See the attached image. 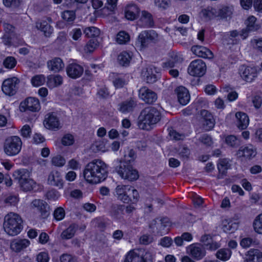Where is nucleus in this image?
Masks as SVG:
<instances>
[{"label":"nucleus","mask_w":262,"mask_h":262,"mask_svg":"<svg viewBox=\"0 0 262 262\" xmlns=\"http://www.w3.org/2000/svg\"><path fill=\"white\" fill-rule=\"evenodd\" d=\"M83 175L85 180L89 183H99L107 177V166L102 160L95 159L86 165Z\"/></svg>","instance_id":"f257e3e1"},{"label":"nucleus","mask_w":262,"mask_h":262,"mask_svg":"<svg viewBox=\"0 0 262 262\" xmlns=\"http://www.w3.org/2000/svg\"><path fill=\"white\" fill-rule=\"evenodd\" d=\"M161 119V114L157 108L149 106L144 108L139 117V127L148 130L151 125L156 124Z\"/></svg>","instance_id":"f03ea898"},{"label":"nucleus","mask_w":262,"mask_h":262,"mask_svg":"<svg viewBox=\"0 0 262 262\" xmlns=\"http://www.w3.org/2000/svg\"><path fill=\"white\" fill-rule=\"evenodd\" d=\"M3 227L9 235H16L23 229V220L18 214L10 212L4 217Z\"/></svg>","instance_id":"7ed1b4c3"},{"label":"nucleus","mask_w":262,"mask_h":262,"mask_svg":"<svg viewBox=\"0 0 262 262\" xmlns=\"http://www.w3.org/2000/svg\"><path fill=\"white\" fill-rule=\"evenodd\" d=\"M130 194H133L134 202H138L139 198V193L130 186L119 185L115 189V195L124 203H130Z\"/></svg>","instance_id":"20e7f679"},{"label":"nucleus","mask_w":262,"mask_h":262,"mask_svg":"<svg viewBox=\"0 0 262 262\" xmlns=\"http://www.w3.org/2000/svg\"><path fill=\"white\" fill-rule=\"evenodd\" d=\"M13 177L18 181L20 188L25 191H31L35 187L36 183L30 178V173L26 169L16 170Z\"/></svg>","instance_id":"39448f33"},{"label":"nucleus","mask_w":262,"mask_h":262,"mask_svg":"<svg viewBox=\"0 0 262 262\" xmlns=\"http://www.w3.org/2000/svg\"><path fill=\"white\" fill-rule=\"evenodd\" d=\"M21 146L22 141L18 136H10L6 138L5 141L4 152L8 156H15L20 152Z\"/></svg>","instance_id":"423d86ee"},{"label":"nucleus","mask_w":262,"mask_h":262,"mask_svg":"<svg viewBox=\"0 0 262 262\" xmlns=\"http://www.w3.org/2000/svg\"><path fill=\"white\" fill-rule=\"evenodd\" d=\"M19 79L16 77L7 78L4 80L2 83V91L6 95L13 96L16 93L19 88Z\"/></svg>","instance_id":"0eeeda50"},{"label":"nucleus","mask_w":262,"mask_h":262,"mask_svg":"<svg viewBox=\"0 0 262 262\" xmlns=\"http://www.w3.org/2000/svg\"><path fill=\"white\" fill-rule=\"evenodd\" d=\"M170 223L168 218L164 217L161 219H156L152 221L149 225V228L152 232L162 235L167 232Z\"/></svg>","instance_id":"6e6552de"},{"label":"nucleus","mask_w":262,"mask_h":262,"mask_svg":"<svg viewBox=\"0 0 262 262\" xmlns=\"http://www.w3.org/2000/svg\"><path fill=\"white\" fill-rule=\"evenodd\" d=\"M158 35L155 31L146 30L141 32L138 35L137 43L141 48H145L151 42H156L158 40Z\"/></svg>","instance_id":"1a4fd4ad"},{"label":"nucleus","mask_w":262,"mask_h":262,"mask_svg":"<svg viewBox=\"0 0 262 262\" xmlns=\"http://www.w3.org/2000/svg\"><path fill=\"white\" fill-rule=\"evenodd\" d=\"M206 71V64L201 59L192 61L188 68V73L193 76L201 77L205 74Z\"/></svg>","instance_id":"9d476101"},{"label":"nucleus","mask_w":262,"mask_h":262,"mask_svg":"<svg viewBox=\"0 0 262 262\" xmlns=\"http://www.w3.org/2000/svg\"><path fill=\"white\" fill-rule=\"evenodd\" d=\"M40 108L39 100L34 97H28L20 104V110L23 112L29 111L35 112L38 111Z\"/></svg>","instance_id":"9b49d317"},{"label":"nucleus","mask_w":262,"mask_h":262,"mask_svg":"<svg viewBox=\"0 0 262 262\" xmlns=\"http://www.w3.org/2000/svg\"><path fill=\"white\" fill-rule=\"evenodd\" d=\"M256 20V18L254 16H251L246 21V27L242 29L239 33L243 39L248 37L250 32L256 31L259 29V26L255 24Z\"/></svg>","instance_id":"f8f14e48"},{"label":"nucleus","mask_w":262,"mask_h":262,"mask_svg":"<svg viewBox=\"0 0 262 262\" xmlns=\"http://www.w3.org/2000/svg\"><path fill=\"white\" fill-rule=\"evenodd\" d=\"M138 20V25L145 28H153L155 21L152 15L147 11L143 10Z\"/></svg>","instance_id":"ddd939ff"},{"label":"nucleus","mask_w":262,"mask_h":262,"mask_svg":"<svg viewBox=\"0 0 262 262\" xmlns=\"http://www.w3.org/2000/svg\"><path fill=\"white\" fill-rule=\"evenodd\" d=\"M44 125L47 128L52 130H57L61 127L59 118L54 113L46 115Z\"/></svg>","instance_id":"4468645a"},{"label":"nucleus","mask_w":262,"mask_h":262,"mask_svg":"<svg viewBox=\"0 0 262 262\" xmlns=\"http://www.w3.org/2000/svg\"><path fill=\"white\" fill-rule=\"evenodd\" d=\"M239 73L242 78L248 82H252L257 75V71L255 68L244 66L240 68Z\"/></svg>","instance_id":"2eb2a0df"},{"label":"nucleus","mask_w":262,"mask_h":262,"mask_svg":"<svg viewBox=\"0 0 262 262\" xmlns=\"http://www.w3.org/2000/svg\"><path fill=\"white\" fill-rule=\"evenodd\" d=\"M31 205L39 211L42 219H46L50 215V207L45 201L39 199L34 200L32 202Z\"/></svg>","instance_id":"dca6fc26"},{"label":"nucleus","mask_w":262,"mask_h":262,"mask_svg":"<svg viewBox=\"0 0 262 262\" xmlns=\"http://www.w3.org/2000/svg\"><path fill=\"white\" fill-rule=\"evenodd\" d=\"M139 96L142 100L149 104L152 103L157 99L156 93L145 86L139 90Z\"/></svg>","instance_id":"f3484780"},{"label":"nucleus","mask_w":262,"mask_h":262,"mask_svg":"<svg viewBox=\"0 0 262 262\" xmlns=\"http://www.w3.org/2000/svg\"><path fill=\"white\" fill-rule=\"evenodd\" d=\"M245 262H262V252L257 249H250L245 253Z\"/></svg>","instance_id":"a211bd4d"},{"label":"nucleus","mask_w":262,"mask_h":262,"mask_svg":"<svg viewBox=\"0 0 262 262\" xmlns=\"http://www.w3.org/2000/svg\"><path fill=\"white\" fill-rule=\"evenodd\" d=\"M68 75L73 78L76 79L80 77L83 73V68L78 64L72 63L69 64L66 68Z\"/></svg>","instance_id":"6ab92c4d"},{"label":"nucleus","mask_w":262,"mask_h":262,"mask_svg":"<svg viewBox=\"0 0 262 262\" xmlns=\"http://www.w3.org/2000/svg\"><path fill=\"white\" fill-rule=\"evenodd\" d=\"M236 156L238 158H245L248 159H251L256 155V149L252 146H241L236 152Z\"/></svg>","instance_id":"aec40b11"},{"label":"nucleus","mask_w":262,"mask_h":262,"mask_svg":"<svg viewBox=\"0 0 262 262\" xmlns=\"http://www.w3.org/2000/svg\"><path fill=\"white\" fill-rule=\"evenodd\" d=\"M191 51L196 56L212 59L213 57L212 52L207 48L201 46H193L191 47Z\"/></svg>","instance_id":"412c9836"},{"label":"nucleus","mask_w":262,"mask_h":262,"mask_svg":"<svg viewBox=\"0 0 262 262\" xmlns=\"http://www.w3.org/2000/svg\"><path fill=\"white\" fill-rule=\"evenodd\" d=\"M188 249L191 256L196 260L202 259L206 255L205 249L201 246L192 244L188 247Z\"/></svg>","instance_id":"4be33fe9"},{"label":"nucleus","mask_w":262,"mask_h":262,"mask_svg":"<svg viewBox=\"0 0 262 262\" xmlns=\"http://www.w3.org/2000/svg\"><path fill=\"white\" fill-rule=\"evenodd\" d=\"M175 92L180 103L182 105L187 104L190 100V95L187 89L183 86H179L176 89Z\"/></svg>","instance_id":"5701e85b"},{"label":"nucleus","mask_w":262,"mask_h":262,"mask_svg":"<svg viewBox=\"0 0 262 262\" xmlns=\"http://www.w3.org/2000/svg\"><path fill=\"white\" fill-rule=\"evenodd\" d=\"M30 244V241L26 239H17L12 241L10 245L12 250L19 252L27 248Z\"/></svg>","instance_id":"b1692460"},{"label":"nucleus","mask_w":262,"mask_h":262,"mask_svg":"<svg viewBox=\"0 0 262 262\" xmlns=\"http://www.w3.org/2000/svg\"><path fill=\"white\" fill-rule=\"evenodd\" d=\"M48 183L52 186L61 188L62 187V179L60 173L58 171H52L50 173L48 179Z\"/></svg>","instance_id":"393cba45"},{"label":"nucleus","mask_w":262,"mask_h":262,"mask_svg":"<svg viewBox=\"0 0 262 262\" xmlns=\"http://www.w3.org/2000/svg\"><path fill=\"white\" fill-rule=\"evenodd\" d=\"M49 69L54 72H58L64 67V63L61 58L55 57L47 62Z\"/></svg>","instance_id":"a878e982"},{"label":"nucleus","mask_w":262,"mask_h":262,"mask_svg":"<svg viewBox=\"0 0 262 262\" xmlns=\"http://www.w3.org/2000/svg\"><path fill=\"white\" fill-rule=\"evenodd\" d=\"M139 8L135 4L128 5L125 10V17L130 20H135L139 15Z\"/></svg>","instance_id":"bb28decb"},{"label":"nucleus","mask_w":262,"mask_h":262,"mask_svg":"<svg viewBox=\"0 0 262 262\" xmlns=\"http://www.w3.org/2000/svg\"><path fill=\"white\" fill-rule=\"evenodd\" d=\"M137 104L136 102L130 99L120 103L119 104L118 110L122 113H127L134 111Z\"/></svg>","instance_id":"cd10ccee"},{"label":"nucleus","mask_w":262,"mask_h":262,"mask_svg":"<svg viewBox=\"0 0 262 262\" xmlns=\"http://www.w3.org/2000/svg\"><path fill=\"white\" fill-rule=\"evenodd\" d=\"M237 119V127L241 129H245L247 128L249 123V117L247 115L243 112H237L235 114Z\"/></svg>","instance_id":"c85d7f7f"},{"label":"nucleus","mask_w":262,"mask_h":262,"mask_svg":"<svg viewBox=\"0 0 262 262\" xmlns=\"http://www.w3.org/2000/svg\"><path fill=\"white\" fill-rule=\"evenodd\" d=\"M141 74L147 83H153L157 80L154 70L151 68H146L142 70Z\"/></svg>","instance_id":"c756f323"},{"label":"nucleus","mask_w":262,"mask_h":262,"mask_svg":"<svg viewBox=\"0 0 262 262\" xmlns=\"http://www.w3.org/2000/svg\"><path fill=\"white\" fill-rule=\"evenodd\" d=\"M78 229V226L75 224H71L67 229L63 230L60 237L62 239H69L72 238Z\"/></svg>","instance_id":"7c9ffc66"},{"label":"nucleus","mask_w":262,"mask_h":262,"mask_svg":"<svg viewBox=\"0 0 262 262\" xmlns=\"http://www.w3.org/2000/svg\"><path fill=\"white\" fill-rule=\"evenodd\" d=\"M217 12L215 8L208 7L202 10L200 12L201 16L205 20H210L217 16Z\"/></svg>","instance_id":"2f4dec72"},{"label":"nucleus","mask_w":262,"mask_h":262,"mask_svg":"<svg viewBox=\"0 0 262 262\" xmlns=\"http://www.w3.org/2000/svg\"><path fill=\"white\" fill-rule=\"evenodd\" d=\"M128 168L127 173H123L122 171L120 172L122 174V178L130 181L137 180L139 177L138 171L136 169H133L132 166H129Z\"/></svg>","instance_id":"473e14b6"},{"label":"nucleus","mask_w":262,"mask_h":262,"mask_svg":"<svg viewBox=\"0 0 262 262\" xmlns=\"http://www.w3.org/2000/svg\"><path fill=\"white\" fill-rule=\"evenodd\" d=\"M238 227V225L237 223L225 220L223 222L222 228L225 232L231 233L236 231Z\"/></svg>","instance_id":"72a5a7b5"},{"label":"nucleus","mask_w":262,"mask_h":262,"mask_svg":"<svg viewBox=\"0 0 262 262\" xmlns=\"http://www.w3.org/2000/svg\"><path fill=\"white\" fill-rule=\"evenodd\" d=\"M259 242L255 238L246 237L242 238L240 242V245L244 249H247L251 246L258 245Z\"/></svg>","instance_id":"f704fd0d"},{"label":"nucleus","mask_w":262,"mask_h":262,"mask_svg":"<svg viewBox=\"0 0 262 262\" xmlns=\"http://www.w3.org/2000/svg\"><path fill=\"white\" fill-rule=\"evenodd\" d=\"M232 252L228 248L221 249L218 250L216 253V257L222 260L226 261L229 259L231 257Z\"/></svg>","instance_id":"c9c22d12"},{"label":"nucleus","mask_w":262,"mask_h":262,"mask_svg":"<svg viewBox=\"0 0 262 262\" xmlns=\"http://www.w3.org/2000/svg\"><path fill=\"white\" fill-rule=\"evenodd\" d=\"M124 209V206L122 205L113 204L111 206V213L112 215L116 218L121 217Z\"/></svg>","instance_id":"e433bc0d"},{"label":"nucleus","mask_w":262,"mask_h":262,"mask_svg":"<svg viewBox=\"0 0 262 262\" xmlns=\"http://www.w3.org/2000/svg\"><path fill=\"white\" fill-rule=\"evenodd\" d=\"M36 27L40 28L46 37H49L53 32V28L46 21H43L39 24H37Z\"/></svg>","instance_id":"4c0bfd02"},{"label":"nucleus","mask_w":262,"mask_h":262,"mask_svg":"<svg viewBox=\"0 0 262 262\" xmlns=\"http://www.w3.org/2000/svg\"><path fill=\"white\" fill-rule=\"evenodd\" d=\"M48 84L49 86L55 87L62 83V78L59 75H50L48 77Z\"/></svg>","instance_id":"58836bf2"},{"label":"nucleus","mask_w":262,"mask_h":262,"mask_svg":"<svg viewBox=\"0 0 262 262\" xmlns=\"http://www.w3.org/2000/svg\"><path fill=\"white\" fill-rule=\"evenodd\" d=\"M137 158L136 152L133 149H128L124 155V160L120 162L132 164Z\"/></svg>","instance_id":"ea45409f"},{"label":"nucleus","mask_w":262,"mask_h":262,"mask_svg":"<svg viewBox=\"0 0 262 262\" xmlns=\"http://www.w3.org/2000/svg\"><path fill=\"white\" fill-rule=\"evenodd\" d=\"M124 262H147L144 257H140L134 252H129L126 255Z\"/></svg>","instance_id":"a19ab883"},{"label":"nucleus","mask_w":262,"mask_h":262,"mask_svg":"<svg viewBox=\"0 0 262 262\" xmlns=\"http://www.w3.org/2000/svg\"><path fill=\"white\" fill-rule=\"evenodd\" d=\"M61 16L69 24H73L76 18L75 11L73 10H65L62 12Z\"/></svg>","instance_id":"79ce46f5"},{"label":"nucleus","mask_w":262,"mask_h":262,"mask_svg":"<svg viewBox=\"0 0 262 262\" xmlns=\"http://www.w3.org/2000/svg\"><path fill=\"white\" fill-rule=\"evenodd\" d=\"M130 40L129 34L125 31H120L117 35L116 41L119 44H125Z\"/></svg>","instance_id":"37998d69"},{"label":"nucleus","mask_w":262,"mask_h":262,"mask_svg":"<svg viewBox=\"0 0 262 262\" xmlns=\"http://www.w3.org/2000/svg\"><path fill=\"white\" fill-rule=\"evenodd\" d=\"M225 143L232 147H237L240 144L239 140L234 135H229L225 138Z\"/></svg>","instance_id":"c03bdc74"},{"label":"nucleus","mask_w":262,"mask_h":262,"mask_svg":"<svg viewBox=\"0 0 262 262\" xmlns=\"http://www.w3.org/2000/svg\"><path fill=\"white\" fill-rule=\"evenodd\" d=\"M84 33L88 37H95L99 35L100 30L95 27H90L84 29Z\"/></svg>","instance_id":"a18cd8bd"},{"label":"nucleus","mask_w":262,"mask_h":262,"mask_svg":"<svg viewBox=\"0 0 262 262\" xmlns=\"http://www.w3.org/2000/svg\"><path fill=\"white\" fill-rule=\"evenodd\" d=\"M254 231L259 234H262V213L255 219L253 223Z\"/></svg>","instance_id":"49530a36"},{"label":"nucleus","mask_w":262,"mask_h":262,"mask_svg":"<svg viewBox=\"0 0 262 262\" xmlns=\"http://www.w3.org/2000/svg\"><path fill=\"white\" fill-rule=\"evenodd\" d=\"M98 46V41L96 39H90L84 47L86 53L93 52Z\"/></svg>","instance_id":"de8ad7c7"},{"label":"nucleus","mask_w":262,"mask_h":262,"mask_svg":"<svg viewBox=\"0 0 262 262\" xmlns=\"http://www.w3.org/2000/svg\"><path fill=\"white\" fill-rule=\"evenodd\" d=\"M230 165L227 159L221 160L217 165V168L220 173L225 174L227 170L230 168Z\"/></svg>","instance_id":"09e8293b"},{"label":"nucleus","mask_w":262,"mask_h":262,"mask_svg":"<svg viewBox=\"0 0 262 262\" xmlns=\"http://www.w3.org/2000/svg\"><path fill=\"white\" fill-rule=\"evenodd\" d=\"M118 59L120 64L125 66L129 63L131 57L127 52H123L119 54Z\"/></svg>","instance_id":"8fccbe9b"},{"label":"nucleus","mask_w":262,"mask_h":262,"mask_svg":"<svg viewBox=\"0 0 262 262\" xmlns=\"http://www.w3.org/2000/svg\"><path fill=\"white\" fill-rule=\"evenodd\" d=\"M45 82V77L42 75H37L31 79V83L34 86H39Z\"/></svg>","instance_id":"3c124183"},{"label":"nucleus","mask_w":262,"mask_h":262,"mask_svg":"<svg viewBox=\"0 0 262 262\" xmlns=\"http://www.w3.org/2000/svg\"><path fill=\"white\" fill-rule=\"evenodd\" d=\"M16 61L14 57L12 56L7 57L3 61V65L5 68L12 69L16 66Z\"/></svg>","instance_id":"603ef678"},{"label":"nucleus","mask_w":262,"mask_h":262,"mask_svg":"<svg viewBox=\"0 0 262 262\" xmlns=\"http://www.w3.org/2000/svg\"><path fill=\"white\" fill-rule=\"evenodd\" d=\"M232 14V9L229 7H224L219 12V15L223 18L230 17Z\"/></svg>","instance_id":"864d4df0"},{"label":"nucleus","mask_w":262,"mask_h":262,"mask_svg":"<svg viewBox=\"0 0 262 262\" xmlns=\"http://www.w3.org/2000/svg\"><path fill=\"white\" fill-rule=\"evenodd\" d=\"M250 44L254 49L262 53V38L251 39Z\"/></svg>","instance_id":"5fc2aeb1"},{"label":"nucleus","mask_w":262,"mask_h":262,"mask_svg":"<svg viewBox=\"0 0 262 262\" xmlns=\"http://www.w3.org/2000/svg\"><path fill=\"white\" fill-rule=\"evenodd\" d=\"M52 163L56 166L61 167L66 163V160L63 157L57 155L52 158Z\"/></svg>","instance_id":"6e6d98bb"},{"label":"nucleus","mask_w":262,"mask_h":262,"mask_svg":"<svg viewBox=\"0 0 262 262\" xmlns=\"http://www.w3.org/2000/svg\"><path fill=\"white\" fill-rule=\"evenodd\" d=\"M129 166H132V164H126L125 162H120V165L118 167L116 168V170L119 174V176L122 178V174L120 172L122 171V172L123 173H127L128 169V168Z\"/></svg>","instance_id":"4d7b16f0"},{"label":"nucleus","mask_w":262,"mask_h":262,"mask_svg":"<svg viewBox=\"0 0 262 262\" xmlns=\"http://www.w3.org/2000/svg\"><path fill=\"white\" fill-rule=\"evenodd\" d=\"M203 125L206 130H211L214 126L215 121L213 117L209 118L205 121H202Z\"/></svg>","instance_id":"13d9d810"},{"label":"nucleus","mask_w":262,"mask_h":262,"mask_svg":"<svg viewBox=\"0 0 262 262\" xmlns=\"http://www.w3.org/2000/svg\"><path fill=\"white\" fill-rule=\"evenodd\" d=\"M94 150L104 152L106 150L105 145L102 141H96L93 145Z\"/></svg>","instance_id":"bf43d9fd"},{"label":"nucleus","mask_w":262,"mask_h":262,"mask_svg":"<svg viewBox=\"0 0 262 262\" xmlns=\"http://www.w3.org/2000/svg\"><path fill=\"white\" fill-rule=\"evenodd\" d=\"M199 141L206 146H211L213 143L211 137L207 134H204L201 137Z\"/></svg>","instance_id":"052dcab7"},{"label":"nucleus","mask_w":262,"mask_h":262,"mask_svg":"<svg viewBox=\"0 0 262 262\" xmlns=\"http://www.w3.org/2000/svg\"><path fill=\"white\" fill-rule=\"evenodd\" d=\"M61 143L65 146H69L73 144L74 143V138L73 136L70 134L66 135L62 138Z\"/></svg>","instance_id":"680f3d73"},{"label":"nucleus","mask_w":262,"mask_h":262,"mask_svg":"<svg viewBox=\"0 0 262 262\" xmlns=\"http://www.w3.org/2000/svg\"><path fill=\"white\" fill-rule=\"evenodd\" d=\"M169 135L172 139L176 141L183 140L185 138L184 134H180L175 130H170Z\"/></svg>","instance_id":"e2e57ef3"},{"label":"nucleus","mask_w":262,"mask_h":262,"mask_svg":"<svg viewBox=\"0 0 262 262\" xmlns=\"http://www.w3.org/2000/svg\"><path fill=\"white\" fill-rule=\"evenodd\" d=\"M170 0H155V5L159 8L165 9L170 5Z\"/></svg>","instance_id":"0e129e2a"},{"label":"nucleus","mask_w":262,"mask_h":262,"mask_svg":"<svg viewBox=\"0 0 262 262\" xmlns=\"http://www.w3.org/2000/svg\"><path fill=\"white\" fill-rule=\"evenodd\" d=\"M65 215L64 210L62 208H58L56 209L54 212V216L56 220H62Z\"/></svg>","instance_id":"69168bd1"},{"label":"nucleus","mask_w":262,"mask_h":262,"mask_svg":"<svg viewBox=\"0 0 262 262\" xmlns=\"http://www.w3.org/2000/svg\"><path fill=\"white\" fill-rule=\"evenodd\" d=\"M21 135L24 138L30 137L31 133V129L28 124L24 125L20 130Z\"/></svg>","instance_id":"338daca9"},{"label":"nucleus","mask_w":262,"mask_h":262,"mask_svg":"<svg viewBox=\"0 0 262 262\" xmlns=\"http://www.w3.org/2000/svg\"><path fill=\"white\" fill-rule=\"evenodd\" d=\"M74 259L75 257L68 253L63 254L60 256L61 262H72Z\"/></svg>","instance_id":"774afa93"}]
</instances>
